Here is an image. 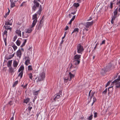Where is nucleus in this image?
<instances>
[{
  "instance_id": "f257e3e1",
  "label": "nucleus",
  "mask_w": 120,
  "mask_h": 120,
  "mask_svg": "<svg viewBox=\"0 0 120 120\" xmlns=\"http://www.w3.org/2000/svg\"><path fill=\"white\" fill-rule=\"evenodd\" d=\"M93 23L94 21H92L91 22H87L86 23H82L85 26L83 30L84 31L86 30V31H88L90 29V27L93 25Z\"/></svg>"
},
{
  "instance_id": "f03ea898",
  "label": "nucleus",
  "mask_w": 120,
  "mask_h": 120,
  "mask_svg": "<svg viewBox=\"0 0 120 120\" xmlns=\"http://www.w3.org/2000/svg\"><path fill=\"white\" fill-rule=\"evenodd\" d=\"M13 22L12 19H11L10 20L8 19L7 20L5 21V26H4L3 27L5 29L7 30H9V27H10L9 26H8L9 25L11 26L12 25V23Z\"/></svg>"
},
{
  "instance_id": "7ed1b4c3",
  "label": "nucleus",
  "mask_w": 120,
  "mask_h": 120,
  "mask_svg": "<svg viewBox=\"0 0 120 120\" xmlns=\"http://www.w3.org/2000/svg\"><path fill=\"white\" fill-rule=\"evenodd\" d=\"M45 77V74L44 72L40 73L39 76L38 77V79L37 80V82L38 83L44 80Z\"/></svg>"
},
{
  "instance_id": "20e7f679",
  "label": "nucleus",
  "mask_w": 120,
  "mask_h": 120,
  "mask_svg": "<svg viewBox=\"0 0 120 120\" xmlns=\"http://www.w3.org/2000/svg\"><path fill=\"white\" fill-rule=\"evenodd\" d=\"M34 5L32 7V11L36 10L37 8L39 6L40 4L37 1V0H34L33 1Z\"/></svg>"
},
{
  "instance_id": "39448f33",
  "label": "nucleus",
  "mask_w": 120,
  "mask_h": 120,
  "mask_svg": "<svg viewBox=\"0 0 120 120\" xmlns=\"http://www.w3.org/2000/svg\"><path fill=\"white\" fill-rule=\"evenodd\" d=\"M77 52L78 53L82 54V52L84 50L83 47L80 43L78 44L77 46Z\"/></svg>"
},
{
  "instance_id": "423d86ee",
  "label": "nucleus",
  "mask_w": 120,
  "mask_h": 120,
  "mask_svg": "<svg viewBox=\"0 0 120 120\" xmlns=\"http://www.w3.org/2000/svg\"><path fill=\"white\" fill-rule=\"evenodd\" d=\"M43 23L44 21H41V20L40 21L38 24L36 26V27L38 30L39 31L41 29L43 25Z\"/></svg>"
},
{
  "instance_id": "0eeeda50",
  "label": "nucleus",
  "mask_w": 120,
  "mask_h": 120,
  "mask_svg": "<svg viewBox=\"0 0 120 120\" xmlns=\"http://www.w3.org/2000/svg\"><path fill=\"white\" fill-rule=\"evenodd\" d=\"M112 65L111 63H109L107 66H106V67H104L107 72H109L112 70Z\"/></svg>"
},
{
  "instance_id": "6e6552de",
  "label": "nucleus",
  "mask_w": 120,
  "mask_h": 120,
  "mask_svg": "<svg viewBox=\"0 0 120 120\" xmlns=\"http://www.w3.org/2000/svg\"><path fill=\"white\" fill-rule=\"evenodd\" d=\"M24 58L25 60L26 59L25 62V64L26 65H28L29 64H30V59L29 56H25Z\"/></svg>"
},
{
  "instance_id": "1a4fd4ad",
  "label": "nucleus",
  "mask_w": 120,
  "mask_h": 120,
  "mask_svg": "<svg viewBox=\"0 0 120 120\" xmlns=\"http://www.w3.org/2000/svg\"><path fill=\"white\" fill-rule=\"evenodd\" d=\"M7 33V31L5 30L2 34L3 39L4 41H7L8 35Z\"/></svg>"
},
{
  "instance_id": "9d476101",
  "label": "nucleus",
  "mask_w": 120,
  "mask_h": 120,
  "mask_svg": "<svg viewBox=\"0 0 120 120\" xmlns=\"http://www.w3.org/2000/svg\"><path fill=\"white\" fill-rule=\"evenodd\" d=\"M81 55L79 54H76L74 56L73 60H77L80 61Z\"/></svg>"
},
{
  "instance_id": "9b49d317",
  "label": "nucleus",
  "mask_w": 120,
  "mask_h": 120,
  "mask_svg": "<svg viewBox=\"0 0 120 120\" xmlns=\"http://www.w3.org/2000/svg\"><path fill=\"white\" fill-rule=\"evenodd\" d=\"M70 79H69V81H71L72 79L75 76V74H72L71 72H70L68 74Z\"/></svg>"
},
{
  "instance_id": "f8f14e48",
  "label": "nucleus",
  "mask_w": 120,
  "mask_h": 120,
  "mask_svg": "<svg viewBox=\"0 0 120 120\" xmlns=\"http://www.w3.org/2000/svg\"><path fill=\"white\" fill-rule=\"evenodd\" d=\"M28 107L27 108L28 111L30 112L31 109L32 108V106L33 105L31 102H30L29 103H28Z\"/></svg>"
},
{
  "instance_id": "ddd939ff",
  "label": "nucleus",
  "mask_w": 120,
  "mask_h": 120,
  "mask_svg": "<svg viewBox=\"0 0 120 120\" xmlns=\"http://www.w3.org/2000/svg\"><path fill=\"white\" fill-rule=\"evenodd\" d=\"M73 60V65H75V66H76H76L79 64L80 61L77 60Z\"/></svg>"
},
{
  "instance_id": "4468645a",
  "label": "nucleus",
  "mask_w": 120,
  "mask_h": 120,
  "mask_svg": "<svg viewBox=\"0 0 120 120\" xmlns=\"http://www.w3.org/2000/svg\"><path fill=\"white\" fill-rule=\"evenodd\" d=\"M40 90H39L37 91H36L35 90H33L32 91V93L34 95L36 96L38 95V93H39Z\"/></svg>"
},
{
  "instance_id": "2eb2a0df",
  "label": "nucleus",
  "mask_w": 120,
  "mask_h": 120,
  "mask_svg": "<svg viewBox=\"0 0 120 120\" xmlns=\"http://www.w3.org/2000/svg\"><path fill=\"white\" fill-rule=\"evenodd\" d=\"M107 71H106L105 68L102 69L101 72V74L102 75H104L106 74Z\"/></svg>"
},
{
  "instance_id": "dca6fc26",
  "label": "nucleus",
  "mask_w": 120,
  "mask_h": 120,
  "mask_svg": "<svg viewBox=\"0 0 120 120\" xmlns=\"http://www.w3.org/2000/svg\"><path fill=\"white\" fill-rule=\"evenodd\" d=\"M33 28V27H31V26H30V27L27 30H26L25 32L26 33H30L34 29Z\"/></svg>"
},
{
  "instance_id": "f3484780",
  "label": "nucleus",
  "mask_w": 120,
  "mask_h": 120,
  "mask_svg": "<svg viewBox=\"0 0 120 120\" xmlns=\"http://www.w3.org/2000/svg\"><path fill=\"white\" fill-rule=\"evenodd\" d=\"M9 73H11V75L12 74L15 72L14 69H13L12 67L9 68Z\"/></svg>"
},
{
  "instance_id": "a211bd4d",
  "label": "nucleus",
  "mask_w": 120,
  "mask_h": 120,
  "mask_svg": "<svg viewBox=\"0 0 120 120\" xmlns=\"http://www.w3.org/2000/svg\"><path fill=\"white\" fill-rule=\"evenodd\" d=\"M17 56L18 57L20 58H21L22 55V53L20 50L19 49L17 51Z\"/></svg>"
},
{
  "instance_id": "6ab92c4d",
  "label": "nucleus",
  "mask_w": 120,
  "mask_h": 120,
  "mask_svg": "<svg viewBox=\"0 0 120 120\" xmlns=\"http://www.w3.org/2000/svg\"><path fill=\"white\" fill-rule=\"evenodd\" d=\"M113 88L112 86H111L109 87L108 89V94H109L111 92H112L113 91Z\"/></svg>"
},
{
  "instance_id": "aec40b11",
  "label": "nucleus",
  "mask_w": 120,
  "mask_h": 120,
  "mask_svg": "<svg viewBox=\"0 0 120 120\" xmlns=\"http://www.w3.org/2000/svg\"><path fill=\"white\" fill-rule=\"evenodd\" d=\"M21 31L19 29H17L15 31L16 33L20 37H21Z\"/></svg>"
},
{
  "instance_id": "412c9836",
  "label": "nucleus",
  "mask_w": 120,
  "mask_h": 120,
  "mask_svg": "<svg viewBox=\"0 0 120 120\" xmlns=\"http://www.w3.org/2000/svg\"><path fill=\"white\" fill-rule=\"evenodd\" d=\"M39 10L37 12V13L39 15L41 14L42 11V6L41 5H39Z\"/></svg>"
},
{
  "instance_id": "4be33fe9",
  "label": "nucleus",
  "mask_w": 120,
  "mask_h": 120,
  "mask_svg": "<svg viewBox=\"0 0 120 120\" xmlns=\"http://www.w3.org/2000/svg\"><path fill=\"white\" fill-rule=\"evenodd\" d=\"M18 63L17 61L15 60H14L13 63V66L14 67L16 68L18 65Z\"/></svg>"
},
{
  "instance_id": "5701e85b",
  "label": "nucleus",
  "mask_w": 120,
  "mask_h": 120,
  "mask_svg": "<svg viewBox=\"0 0 120 120\" xmlns=\"http://www.w3.org/2000/svg\"><path fill=\"white\" fill-rule=\"evenodd\" d=\"M38 22L37 20H34L32 25H31V27H34L35 25Z\"/></svg>"
},
{
  "instance_id": "b1692460",
  "label": "nucleus",
  "mask_w": 120,
  "mask_h": 120,
  "mask_svg": "<svg viewBox=\"0 0 120 120\" xmlns=\"http://www.w3.org/2000/svg\"><path fill=\"white\" fill-rule=\"evenodd\" d=\"M24 69V67L23 65H21L19 69L18 72H20L21 71H23Z\"/></svg>"
},
{
  "instance_id": "393cba45",
  "label": "nucleus",
  "mask_w": 120,
  "mask_h": 120,
  "mask_svg": "<svg viewBox=\"0 0 120 120\" xmlns=\"http://www.w3.org/2000/svg\"><path fill=\"white\" fill-rule=\"evenodd\" d=\"M13 50L11 47H9L8 49V52L9 54H11L13 53Z\"/></svg>"
},
{
  "instance_id": "a878e982",
  "label": "nucleus",
  "mask_w": 120,
  "mask_h": 120,
  "mask_svg": "<svg viewBox=\"0 0 120 120\" xmlns=\"http://www.w3.org/2000/svg\"><path fill=\"white\" fill-rule=\"evenodd\" d=\"M38 14L37 12L33 15L32 19L33 20H37V16Z\"/></svg>"
},
{
  "instance_id": "bb28decb",
  "label": "nucleus",
  "mask_w": 120,
  "mask_h": 120,
  "mask_svg": "<svg viewBox=\"0 0 120 120\" xmlns=\"http://www.w3.org/2000/svg\"><path fill=\"white\" fill-rule=\"evenodd\" d=\"M15 53H14L12 55H10L9 56L6 58V59L7 60L10 59L11 58H12L14 56Z\"/></svg>"
},
{
  "instance_id": "cd10ccee",
  "label": "nucleus",
  "mask_w": 120,
  "mask_h": 120,
  "mask_svg": "<svg viewBox=\"0 0 120 120\" xmlns=\"http://www.w3.org/2000/svg\"><path fill=\"white\" fill-rule=\"evenodd\" d=\"M12 60H11L8 61V63L7 64V66L8 68H9L11 67V65L12 63Z\"/></svg>"
},
{
  "instance_id": "c85d7f7f",
  "label": "nucleus",
  "mask_w": 120,
  "mask_h": 120,
  "mask_svg": "<svg viewBox=\"0 0 120 120\" xmlns=\"http://www.w3.org/2000/svg\"><path fill=\"white\" fill-rule=\"evenodd\" d=\"M28 36H29L27 34L24 33V32H22V37L23 38H27Z\"/></svg>"
},
{
  "instance_id": "c756f323",
  "label": "nucleus",
  "mask_w": 120,
  "mask_h": 120,
  "mask_svg": "<svg viewBox=\"0 0 120 120\" xmlns=\"http://www.w3.org/2000/svg\"><path fill=\"white\" fill-rule=\"evenodd\" d=\"M16 1H14L13 2L11 3L10 7L11 8H12L15 6V4Z\"/></svg>"
},
{
  "instance_id": "7c9ffc66",
  "label": "nucleus",
  "mask_w": 120,
  "mask_h": 120,
  "mask_svg": "<svg viewBox=\"0 0 120 120\" xmlns=\"http://www.w3.org/2000/svg\"><path fill=\"white\" fill-rule=\"evenodd\" d=\"M79 29L77 28H75L74 29L73 31L71 33V34L77 32L76 33H78L79 32Z\"/></svg>"
},
{
  "instance_id": "2f4dec72",
  "label": "nucleus",
  "mask_w": 120,
  "mask_h": 120,
  "mask_svg": "<svg viewBox=\"0 0 120 120\" xmlns=\"http://www.w3.org/2000/svg\"><path fill=\"white\" fill-rule=\"evenodd\" d=\"M30 101V99L28 98L25 99H24L23 103H26L27 104Z\"/></svg>"
},
{
  "instance_id": "473e14b6",
  "label": "nucleus",
  "mask_w": 120,
  "mask_h": 120,
  "mask_svg": "<svg viewBox=\"0 0 120 120\" xmlns=\"http://www.w3.org/2000/svg\"><path fill=\"white\" fill-rule=\"evenodd\" d=\"M115 84L116 85V88H119L120 87V82H116Z\"/></svg>"
},
{
  "instance_id": "72a5a7b5",
  "label": "nucleus",
  "mask_w": 120,
  "mask_h": 120,
  "mask_svg": "<svg viewBox=\"0 0 120 120\" xmlns=\"http://www.w3.org/2000/svg\"><path fill=\"white\" fill-rule=\"evenodd\" d=\"M75 15H74L72 18L71 19V20L68 23V24H71V23L73 21L74 19H75Z\"/></svg>"
},
{
  "instance_id": "f704fd0d",
  "label": "nucleus",
  "mask_w": 120,
  "mask_h": 120,
  "mask_svg": "<svg viewBox=\"0 0 120 120\" xmlns=\"http://www.w3.org/2000/svg\"><path fill=\"white\" fill-rule=\"evenodd\" d=\"M70 65V66L69 67V68L70 69H71L72 68H76V66H75V65H73V64L72 63H71V64H70L69 65Z\"/></svg>"
},
{
  "instance_id": "c9c22d12",
  "label": "nucleus",
  "mask_w": 120,
  "mask_h": 120,
  "mask_svg": "<svg viewBox=\"0 0 120 120\" xmlns=\"http://www.w3.org/2000/svg\"><path fill=\"white\" fill-rule=\"evenodd\" d=\"M114 15V16H116L117 15L118 13V8H116L115 10L113 12Z\"/></svg>"
},
{
  "instance_id": "e433bc0d",
  "label": "nucleus",
  "mask_w": 120,
  "mask_h": 120,
  "mask_svg": "<svg viewBox=\"0 0 120 120\" xmlns=\"http://www.w3.org/2000/svg\"><path fill=\"white\" fill-rule=\"evenodd\" d=\"M60 97V96L59 95H57L53 99V101H55L56 100L59 99Z\"/></svg>"
},
{
  "instance_id": "4c0bfd02",
  "label": "nucleus",
  "mask_w": 120,
  "mask_h": 120,
  "mask_svg": "<svg viewBox=\"0 0 120 120\" xmlns=\"http://www.w3.org/2000/svg\"><path fill=\"white\" fill-rule=\"evenodd\" d=\"M26 1H24L23 2L21 5H20V7H21L23 6H26Z\"/></svg>"
},
{
  "instance_id": "58836bf2",
  "label": "nucleus",
  "mask_w": 120,
  "mask_h": 120,
  "mask_svg": "<svg viewBox=\"0 0 120 120\" xmlns=\"http://www.w3.org/2000/svg\"><path fill=\"white\" fill-rule=\"evenodd\" d=\"M23 73V71H21L18 75V76L20 77V79H21L22 77Z\"/></svg>"
},
{
  "instance_id": "ea45409f",
  "label": "nucleus",
  "mask_w": 120,
  "mask_h": 120,
  "mask_svg": "<svg viewBox=\"0 0 120 120\" xmlns=\"http://www.w3.org/2000/svg\"><path fill=\"white\" fill-rule=\"evenodd\" d=\"M16 43L17 45L18 46H19L20 45L21 43V42L20 41L18 40L16 41Z\"/></svg>"
},
{
  "instance_id": "a19ab883",
  "label": "nucleus",
  "mask_w": 120,
  "mask_h": 120,
  "mask_svg": "<svg viewBox=\"0 0 120 120\" xmlns=\"http://www.w3.org/2000/svg\"><path fill=\"white\" fill-rule=\"evenodd\" d=\"M27 41V39H25L24 40V42H23L22 44V45H21L20 46V47H23V46H24L25 45V44L26 42Z\"/></svg>"
},
{
  "instance_id": "79ce46f5",
  "label": "nucleus",
  "mask_w": 120,
  "mask_h": 120,
  "mask_svg": "<svg viewBox=\"0 0 120 120\" xmlns=\"http://www.w3.org/2000/svg\"><path fill=\"white\" fill-rule=\"evenodd\" d=\"M13 101H10L8 102V104L10 106H11L13 104Z\"/></svg>"
},
{
  "instance_id": "37998d69",
  "label": "nucleus",
  "mask_w": 120,
  "mask_h": 120,
  "mask_svg": "<svg viewBox=\"0 0 120 120\" xmlns=\"http://www.w3.org/2000/svg\"><path fill=\"white\" fill-rule=\"evenodd\" d=\"M73 6L77 8L79 6V4L78 3H74L73 4Z\"/></svg>"
},
{
  "instance_id": "c03bdc74",
  "label": "nucleus",
  "mask_w": 120,
  "mask_h": 120,
  "mask_svg": "<svg viewBox=\"0 0 120 120\" xmlns=\"http://www.w3.org/2000/svg\"><path fill=\"white\" fill-rule=\"evenodd\" d=\"M18 83V81H17L14 82L13 84V87H14L16 86Z\"/></svg>"
},
{
  "instance_id": "a18cd8bd",
  "label": "nucleus",
  "mask_w": 120,
  "mask_h": 120,
  "mask_svg": "<svg viewBox=\"0 0 120 120\" xmlns=\"http://www.w3.org/2000/svg\"><path fill=\"white\" fill-rule=\"evenodd\" d=\"M32 74L31 73H30L28 74V75L29 78L31 80L32 79Z\"/></svg>"
},
{
  "instance_id": "49530a36",
  "label": "nucleus",
  "mask_w": 120,
  "mask_h": 120,
  "mask_svg": "<svg viewBox=\"0 0 120 120\" xmlns=\"http://www.w3.org/2000/svg\"><path fill=\"white\" fill-rule=\"evenodd\" d=\"M69 77L68 75V74H66L65 75V77H64V78L66 79L69 80Z\"/></svg>"
},
{
  "instance_id": "de8ad7c7",
  "label": "nucleus",
  "mask_w": 120,
  "mask_h": 120,
  "mask_svg": "<svg viewBox=\"0 0 120 120\" xmlns=\"http://www.w3.org/2000/svg\"><path fill=\"white\" fill-rule=\"evenodd\" d=\"M28 70L29 71H32L33 69L31 65H29L28 67Z\"/></svg>"
},
{
  "instance_id": "09e8293b",
  "label": "nucleus",
  "mask_w": 120,
  "mask_h": 120,
  "mask_svg": "<svg viewBox=\"0 0 120 120\" xmlns=\"http://www.w3.org/2000/svg\"><path fill=\"white\" fill-rule=\"evenodd\" d=\"M14 51H15L17 48V47L14 44L12 46Z\"/></svg>"
},
{
  "instance_id": "8fccbe9b",
  "label": "nucleus",
  "mask_w": 120,
  "mask_h": 120,
  "mask_svg": "<svg viewBox=\"0 0 120 120\" xmlns=\"http://www.w3.org/2000/svg\"><path fill=\"white\" fill-rule=\"evenodd\" d=\"M107 88H106L102 92V94L105 95H106L107 93Z\"/></svg>"
},
{
  "instance_id": "3c124183",
  "label": "nucleus",
  "mask_w": 120,
  "mask_h": 120,
  "mask_svg": "<svg viewBox=\"0 0 120 120\" xmlns=\"http://www.w3.org/2000/svg\"><path fill=\"white\" fill-rule=\"evenodd\" d=\"M117 82L116 81V80H114V81L112 82L111 83V86H112V87H113L114 86V84H115L116 82Z\"/></svg>"
},
{
  "instance_id": "603ef678",
  "label": "nucleus",
  "mask_w": 120,
  "mask_h": 120,
  "mask_svg": "<svg viewBox=\"0 0 120 120\" xmlns=\"http://www.w3.org/2000/svg\"><path fill=\"white\" fill-rule=\"evenodd\" d=\"M110 9H112L113 8V3L112 2H111L110 3Z\"/></svg>"
},
{
  "instance_id": "864d4df0",
  "label": "nucleus",
  "mask_w": 120,
  "mask_h": 120,
  "mask_svg": "<svg viewBox=\"0 0 120 120\" xmlns=\"http://www.w3.org/2000/svg\"><path fill=\"white\" fill-rule=\"evenodd\" d=\"M93 115L92 114L90 115L88 118V119L89 120H91L93 118Z\"/></svg>"
},
{
  "instance_id": "5fc2aeb1",
  "label": "nucleus",
  "mask_w": 120,
  "mask_h": 120,
  "mask_svg": "<svg viewBox=\"0 0 120 120\" xmlns=\"http://www.w3.org/2000/svg\"><path fill=\"white\" fill-rule=\"evenodd\" d=\"M94 118H96L97 116L98 115V113L96 112H94Z\"/></svg>"
},
{
  "instance_id": "6e6d98bb",
  "label": "nucleus",
  "mask_w": 120,
  "mask_h": 120,
  "mask_svg": "<svg viewBox=\"0 0 120 120\" xmlns=\"http://www.w3.org/2000/svg\"><path fill=\"white\" fill-rule=\"evenodd\" d=\"M111 81H109L107 82L105 86V87H106L108 86H109L110 84Z\"/></svg>"
},
{
  "instance_id": "4d7b16f0",
  "label": "nucleus",
  "mask_w": 120,
  "mask_h": 120,
  "mask_svg": "<svg viewBox=\"0 0 120 120\" xmlns=\"http://www.w3.org/2000/svg\"><path fill=\"white\" fill-rule=\"evenodd\" d=\"M115 80H116L117 82H119L120 80V75L118 76V78Z\"/></svg>"
},
{
  "instance_id": "13d9d810",
  "label": "nucleus",
  "mask_w": 120,
  "mask_h": 120,
  "mask_svg": "<svg viewBox=\"0 0 120 120\" xmlns=\"http://www.w3.org/2000/svg\"><path fill=\"white\" fill-rule=\"evenodd\" d=\"M68 80H69L66 79L64 78V83H67Z\"/></svg>"
},
{
  "instance_id": "bf43d9fd",
  "label": "nucleus",
  "mask_w": 120,
  "mask_h": 120,
  "mask_svg": "<svg viewBox=\"0 0 120 120\" xmlns=\"http://www.w3.org/2000/svg\"><path fill=\"white\" fill-rule=\"evenodd\" d=\"M17 36H14L13 38V41L14 42L17 39Z\"/></svg>"
},
{
  "instance_id": "052dcab7",
  "label": "nucleus",
  "mask_w": 120,
  "mask_h": 120,
  "mask_svg": "<svg viewBox=\"0 0 120 120\" xmlns=\"http://www.w3.org/2000/svg\"><path fill=\"white\" fill-rule=\"evenodd\" d=\"M105 40H103L102 41V43H100V45H101L102 44H105Z\"/></svg>"
},
{
  "instance_id": "680f3d73",
  "label": "nucleus",
  "mask_w": 120,
  "mask_h": 120,
  "mask_svg": "<svg viewBox=\"0 0 120 120\" xmlns=\"http://www.w3.org/2000/svg\"><path fill=\"white\" fill-rule=\"evenodd\" d=\"M9 14L8 13V12H7L6 13L5 15H4V17L5 18H6L7 16L8 15H9Z\"/></svg>"
},
{
  "instance_id": "e2e57ef3",
  "label": "nucleus",
  "mask_w": 120,
  "mask_h": 120,
  "mask_svg": "<svg viewBox=\"0 0 120 120\" xmlns=\"http://www.w3.org/2000/svg\"><path fill=\"white\" fill-rule=\"evenodd\" d=\"M95 94V92H92L91 93V96H90V98L91 99L93 97V96L94 95V94Z\"/></svg>"
},
{
  "instance_id": "0e129e2a",
  "label": "nucleus",
  "mask_w": 120,
  "mask_h": 120,
  "mask_svg": "<svg viewBox=\"0 0 120 120\" xmlns=\"http://www.w3.org/2000/svg\"><path fill=\"white\" fill-rule=\"evenodd\" d=\"M69 29V27L68 26H66L65 28L64 29V30H66Z\"/></svg>"
},
{
  "instance_id": "69168bd1",
  "label": "nucleus",
  "mask_w": 120,
  "mask_h": 120,
  "mask_svg": "<svg viewBox=\"0 0 120 120\" xmlns=\"http://www.w3.org/2000/svg\"><path fill=\"white\" fill-rule=\"evenodd\" d=\"M96 101V98L94 97L93 98V102H94V103Z\"/></svg>"
},
{
  "instance_id": "338daca9",
  "label": "nucleus",
  "mask_w": 120,
  "mask_h": 120,
  "mask_svg": "<svg viewBox=\"0 0 120 120\" xmlns=\"http://www.w3.org/2000/svg\"><path fill=\"white\" fill-rule=\"evenodd\" d=\"M116 16H114V15L112 17V20H114L116 18Z\"/></svg>"
},
{
  "instance_id": "774afa93",
  "label": "nucleus",
  "mask_w": 120,
  "mask_h": 120,
  "mask_svg": "<svg viewBox=\"0 0 120 120\" xmlns=\"http://www.w3.org/2000/svg\"><path fill=\"white\" fill-rule=\"evenodd\" d=\"M36 97L35 96L33 98V102L34 103V102L35 100L36 99Z\"/></svg>"
}]
</instances>
